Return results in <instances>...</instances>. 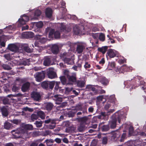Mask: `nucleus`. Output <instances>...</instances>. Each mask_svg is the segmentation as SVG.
<instances>
[{
  "label": "nucleus",
  "instance_id": "3c124183",
  "mask_svg": "<svg viewBox=\"0 0 146 146\" xmlns=\"http://www.w3.org/2000/svg\"><path fill=\"white\" fill-rule=\"evenodd\" d=\"M3 67L4 69L8 70H11V68L9 65L5 64H3Z\"/></svg>",
  "mask_w": 146,
  "mask_h": 146
},
{
  "label": "nucleus",
  "instance_id": "2f4dec72",
  "mask_svg": "<svg viewBox=\"0 0 146 146\" xmlns=\"http://www.w3.org/2000/svg\"><path fill=\"white\" fill-rule=\"evenodd\" d=\"M41 14V11L39 9L36 10L34 12V17L33 19H37V17H38Z\"/></svg>",
  "mask_w": 146,
  "mask_h": 146
},
{
  "label": "nucleus",
  "instance_id": "f257e3e1",
  "mask_svg": "<svg viewBox=\"0 0 146 146\" xmlns=\"http://www.w3.org/2000/svg\"><path fill=\"white\" fill-rule=\"evenodd\" d=\"M123 113H115V114L112 116V119L109 121L108 125L109 126L110 128L114 129L116 127V122L118 120L119 123H120L121 119L123 117Z\"/></svg>",
  "mask_w": 146,
  "mask_h": 146
},
{
  "label": "nucleus",
  "instance_id": "aec40b11",
  "mask_svg": "<svg viewBox=\"0 0 146 146\" xmlns=\"http://www.w3.org/2000/svg\"><path fill=\"white\" fill-rule=\"evenodd\" d=\"M108 48V46H105L102 47H99L98 48V50L102 53L104 54L106 53Z\"/></svg>",
  "mask_w": 146,
  "mask_h": 146
},
{
  "label": "nucleus",
  "instance_id": "338daca9",
  "mask_svg": "<svg viewBox=\"0 0 146 146\" xmlns=\"http://www.w3.org/2000/svg\"><path fill=\"white\" fill-rule=\"evenodd\" d=\"M103 99V96H100L97 97V100L98 101H102Z\"/></svg>",
  "mask_w": 146,
  "mask_h": 146
},
{
  "label": "nucleus",
  "instance_id": "e433bc0d",
  "mask_svg": "<svg viewBox=\"0 0 146 146\" xmlns=\"http://www.w3.org/2000/svg\"><path fill=\"white\" fill-rule=\"evenodd\" d=\"M76 112V110H72L71 111H69L68 113V115L70 117H74L75 114Z\"/></svg>",
  "mask_w": 146,
  "mask_h": 146
},
{
  "label": "nucleus",
  "instance_id": "4c0bfd02",
  "mask_svg": "<svg viewBox=\"0 0 146 146\" xmlns=\"http://www.w3.org/2000/svg\"><path fill=\"white\" fill-rule=\"evenodd\" d=\"M86 88L88 89L89 91H95L96 90V89L93 86L91 85H87L86 87Z\"/></svg>",
  "mask_w": 146,
  "mask_h": 146
},
{
  "label": "nucleus",
  "instance_id": "a878e982",
  "mask_svg": "<svg viewBox=\"0 0 146 146\" xmlns=\"http://www.w3.org/2000/svg\"><path fill=\"white\" fill-rule=\"evenodd\" d=\"M53 106L54 105L52 103L48 102L46 103L45 106V108L48 111H50L52 109Z\"/></svg>",
  "mask_w": 146,
  "mask_h": 146
},
{
  "label": "nucleus",
  "instance_id": "72a5a7b5",
  "mask_svg": "<svg viewBox=\"0 0 146 146\" xmlns=\"http://www.w3.org/2000/svg\"><path fill=\"white\" fill-rule=\"evenodd\" d=\"M54 142V141L52 139H47L45 141L44 143H46L48 146H49L52 145Z\"/></svg>",
  "mask_w": 146,
  "mask_h": 146
},
{
  "label": "nucleus",
  "instance_id": "f03ea898",
  "mask_svg": "<svg viewBox=\"0 0 146 146\" xmlns=\"http://www.w3.org/2000/svg\"><path fill=\"white\" fill-rule=\"evenodd\" d=\"M11 133L15 138H22V139H25L28 137L27 131L21 128L16 130H13L11 131Z\"/></svg>",
  "mask_w": 146,
  "mask_h": 146
},
{
  "label": "nucleus",
  "instance_id": "a18cd8bd",
  "mask_svg": "<svg viewBox=\"0 0 146 146\" xmlns=\"http://www.w3.org/2000/svg\"><path fill=\"white\" fill-rule=\"evenodd\" d=\"M99 38L100 40L102 41H104L105 39V36L104 34L101 33L99 36Z\"/></svg>",
  "mask_w": 146,
  "mask_h": 146
},
{
  "label": "nucleus",
  "instance_id": "49530a36",
  "mask_svg": "<svg viewBox=\"0 0 146 146\" xmlns=\"http://www.w3.org/2000/svg\"><path fill=\"white\" fill-rule=\"evenodd\" d=\"M34 124L36 125L37 127L39 128L42 126V121H36Z\"/></svg>",
  "mask_w": 146,
  "mask_h": 146
},
{
  "label": "nucleus",
  "instance_id": "1a4fd4ad",
  "mask_svg": "<svg viewBox=\"0 0 146 146\" xmlns=\"http://www.w3.org/2000/svg\"><path fill=\"white\" fill-rule=\"evenodd\" d=\"M24 18L19 19L18 22L19 25L20 26L24 25L26 24V22L28 21L29 20V18L28 16H23Z\"/></svg>",
  "mask_w": 146,
  "mask_h": 146
},
{
  "label": "nucleus",
  "instance_id": "e2e57ef3",
  "mask_svg": "<svg viewBox=\"0 0 146 146\" xmlns=\"http://www.w3.org/2000/svg\"><path fill=\"white\" fill-rule=\"evenodd\" d=\"M4 56L5 58L7 60H10L11 58L9 54H7L4 55Z\"/></svg>",
  "mask_w": 146,
  "mask_h": 146
},
{
  "label": "nucleus",
  "instance_id": "f8f14e48",
  "mask_svg": "<svg viewBox=\"0 0 146 146\" xmlns=\"http://www.w3.org/2000/svg\"><path fill=\"white\" fill-rule=\"evenodd\" d=\"M51 50L53 54H57L59 51V48L58 46L56 44L52 45L51 47Z\"/></svg>",
  "mask_w": 146,
  "mask_h": 146
},
{
  "label": "nucleus",
  "instance_id": "473e14b6",
  "mask_svg": "<svg viewBox=\"0 0 146 146\" xmlns=\"http://www.w3.org/2000/svg\"><path fill=\"white\" fill-rule=\"evenodd\" d=\"M30 59H25L20 62L21 65H24V66L29 65L30 64Z\"/></svg>",
  "mask_w": 146,
  "mask_h": 146
},
{
  "label": "nucleus",
  "instance_id": "ddd939ff",
  "mask_svg": "<svg viewBox=\"0 0 146 146\" xmlns=\"http://www.w3.org/2000/svg\"><path fill=\"white\" fill-rule=\"evenodd\" d=\"M22 35L24 38H28L33 37L34 34L32 32H26L23 33Z\"/></svg>",
  "mask_w": 146,
  "mask_h": 146
},
{
  "label": "nucleus",
  "instance_id": "f704fd0d",
  "mask_svg": "<svg viewBox=\"0 0 146 146\" xmlns=\"http://www.w3.org/2000/svg\"><path fill=\"white\" fill-rule=\"evenodd\" d=\"M73 31L76 35H78L81 33L80 30L77 27H74L73 28Z\"/></svg>",
  "mask_w": 146,
  "mask_h": 146
},
{
  "label": "nucleus",
  "instance_id": "79ce46f5",
  "mask_svg": "<svg viewBox=\"0 0 146 146\" xmlns=\"http://www.w3.org/2000/svg\"><path fill=\"white\" fill-rule=\"evenodd\" d=\"M85 129V126L82 125H80L78 128V131L80 132H83Z\"/></svg>",
  "mask_w": 146,
  "mask_h": 146
},
{
  "label": "nucleus",
  "instance_id": "39448f33",
  "mask_svg": "<svg viewBox=\"0 0 146 146\" xmlns=\"http://www.w3.org/2000/svg\"><path fill=\"white\" fill-rule=\"evenodd\" d=\"M66 76L68 80V84L73 85L76 82L77 78L76 75L75 73H73L70 74H67Z\"/></svg>",
  "mask_w": 146,
  "mask_h": 146
},
{
  "label": "nucleus",
  "instance_id": "8fccbe9b",
  "mask_svg": "<svg viewBox=\"0 0 146 146\" xmlns=\"http://www.w3.org/2000/svg\"><path fill=\"white\" fill-rule=\"evenodd\" d=\"M3 102L4 104H8L10 103L9 100L6 98H4L3 100Z\"/></svg>",
  "mask_w": 146,
  "mask_h": 146
},
{
  "label": "nucleus",
  "instance_id": "c03bdc74",
  "mask_svg": "<svg viewBox=\"0 0 146 146\" xmlns=\"http://www.w3.org/2000/svg\"><path fill=\"white\" fill-rule=\"evenodd\" d=\"M126 138V135L125 133H123L122 134L121 138L119 140L120 142H123L124 140Z\"/></svg>",
  "mask_w": 146,
  "mask_h": 146
},
{
  "label": "nucleus",
  "instance_id": "412c9836",
  "mask_svg": "<svg viewBox=\"0 0 146 146\" xmlns=\"http://www.w3.org/2000/svg\"><path fill=\"white\" fill-rule=\"evenodd\" d=\"M53 100H55L56 102H57L56 104H57L60 103L62 102V98L60 96L58 95H54L53 97Z\"/></svg>",
  "mask_w": 146,
  "mask_h": 146
},
{
  "label": "nucleus",
  "instance_id": "7c9ffc66",
  "mask_svg": "<svg viewBox=\"0 0 146 146\" xmlns=\"http://www.w3.org/2000/svg\"><path fill=\"white\" fill-rule=\"evenodd\" d=\"M101 82L104 85L106 86L108 84L109 81L107 79L103 77L101 79Z\"/></svg>",
  "mask_w": 146,
  "mask_h": 146
},
{
  "label": "nucleus",
  "instance_id": "4d7b16f0",
  "mask_svg": "<svg viewBox=\"0 0 146 146\" xmlns=\"http://www.w3.org/2000/svg\"><path fill=\"white\" fill-rule=\"evenodd\" d=\"M19 89L18 87L17 86L15 85H14L13 86L12 88V90L13 92H15L17 91Z\"/></svg>",
  "mask_w": 146,
  "mask_h": 146
},
{
  "label": "nucleus",
  "instance_id": "423d86ee",
  "mask_svg": "<svg viewBox=\"0 0 146 146\" xmlns=\"http://www.w3.org/2000/svg\"><path fill=\"white\" fill-rule=\"evenodd\" d=\"M98 130L102 132H107L110 129V127L108 124H104V123H100L98 125Z\"/></svg>",
  "mask_w": 146,
  "mask_h": 146
},
{
  "label": "nucleus",
  "instance_id": "5fc2aeb1",
  "mask_svg": "<svg viewBox=\"0 0 146 146\" xmlns=\"http://www.w3.org/2000/svg\"><path fill=\"white\" fill-rule=\"evenodd\" d=\"M111 106V105L110 104V102H108L107 103V104L105 105L104 107V108L105 109L107 110Z\"/></svg>",
  "mask_w": 146,
  "mask_h": 146
},
{
  "label": "nucleus",
  "instance_id": "dca6fc26",
  "mask_svg": "<svg viewBox=\"0 0 146 146\" xmlns=\"http://www.w3.org/2000/svg\"><path fill=\"white\" fill-rule=\"evenodd\" d=\"M30 84L28 82H26L21 87V90L23 92H25L29 90Z\"/></svg>",
  "mask_w": 146,
  "mask_h": 146
},
{
  "label": "nucleus",
  "instance_id": "4468645a",
  "mask_svg": "<svg viewBox=\"0 0 146 146\" xmlns=\"http://www.w3.org/2000/svg\"><path fill=\"white\" fill-rule=\"evenodd\" d=\"M45 31L46 33L49 32L48 34L49 38H53L55 32L54 29H51V28L50 27H47Z\"/></svg>",
  "mask_w": 146,
  "mask_h": 146
},
{
  "label": "nucleus",
  "instance_id": "0e129e2a",
  "mask_svg": "<svg viewBox=\"0 0 146 146\" xmlns=\"http://www.w3.org/2000/svg\"><path fill=\"white\" fill-rule=\"evenodd\" d=\"M73 88H69L68 87H67L66 88L65 92L66 93H69L71 92Z\"/></svg>",
  "mask_w": 146,
  "mask_h": 146
},
{
  "label": "nucleus",
  "instance_id": "2eb2a0df",
  "mask_svg": "<svg viewBox=\"0 0 146 146\" xmlns=\"http://www.w3.org/2000/svg\"><path fill=\"white\" fill-rule=\"evenodd\" d=\"M47 75L48 77L50 79H53L57 77L56 73L52 70L48 71L47 72Z\"/></svg>",
  "mask_w": 146,
  "mask_h": 146
},
{
  "label": "nucleus",
  "instance_id": "9b49d317",
  "mask_svg": "<svg viewBox=\"0 0 146 146\" xmlns=\"http://www.w3.org/2000/svg\"><path fill=\"white\" fill-rule=\"evenodd\" d=\"M45 74L43 72H38L36 75V80L38 82L41 81L45 78Z\"/></svg>",
  "mask_w": 146,
  "mask_h": 146
},
{
  "label": "nucleus",
  "instance_id": "a211bd4d",
  "mask_svg": "<svg viewBox=\"0 0 146 146\" xmlns=\"http://www.w3.org/2000/svg\"><path fill=\"white\" fill-rule=\"evenodd\" d=\"M2 115L4 117L7 116L8 114V110L6 108L5 106L3 107L1 109Z\"/></svg>",
  "mask_w": 146,
  "mask_h": 146
},
{
  "label": "nucleus",
  "instance_id": "c756f323",
  "mask_svg": "<svg viewBox=\"0 0 146 146\" xmlns=\"http://www.w3.org/2000/svg\"><path fill=\"white\" fill-rule=\"evenodd\" d=\"M60 78L61 82L62 85H64L66 84H68L65 76H62L60 77Z\"/></svg>",
  "mask_w": 146,
  "mask_h": 146
},
{
  "label": "nucleus",
  "instance_id": "bf43d9fd",
  "mask_svg": "<svg viewBox=\"0 0 146 146\" xmlns=\"http://www.w3.org/2000/svg\"><path fill=\"white\" fill-rule=\"evenodd\" d=\"M84 67L86 69L89 68L91 67V65L90 64H88V62H86L85 63V64L84 65Z\"/></svg>",
  "mask_w": 146,
  "mask_h": 146
},
{
  "label": "nucleus",
  "instance_id": "13d9d810",
  "mask_svg": "<svg viewBox=\"0 0 146 146\" xmlns=\"http://www.w3.org/2000/svg\"><path fill=\"white\" fill-rule=\"evenodd\" d=\"M60 84V82H56L55 86L54 88V89L55 90H57L59 88V85Z\"/></svg>",
  "mask_w": 146,
  "mask_h": 146
},
{
  "label": "nucleus",
  "instance_id": "ea45409f",
  "mask_svg": "<svg viewBox=\"0 0 146 146\" xmlns=\"http://www.w3.org/2000/svg\"><path fill=\"white\" fill-rule=\"evenodd\" d=\"M11 124L8 122H6L4 123V127L7 129H9L11 127Z\"/></svg>",
  "mask_w": 146,
  "mask_h": 146
},
{
  "label": "nucleus",
  "instance_id": "864d4df0",
  "mask_svg": "<svg viewBox=\"0 0 146 146\" xmlns=\"http://www.w3.org/2000/svg\"><path fill=\"white\" fill-rule=\"evenodd\" d=\"M83 104H78L76 105L75 107V109L81 111V108Z\"/></svg>",
  "mask_w": 146,
  "mask_h": 146
},
{
  "label": "nucleus",
  "instance_id": "37998d69",
  "mask_svg": "<svg viewBox=\"0 0 146 146\" xmlns=\"http://www.w3.org/2000/svg\"><path fill=\"white\" fill-rule=\"evenodd\" d=\"M60 33L58 31H56L54 33V37L55 38H58L60 37Z\"/></svg>",
  "mask_w": 146,
  "mask_h": 146
},
{
  "label": "nucleus",
  "instance_id": "a19ab883",
  "mask_svg": "<svg viewBox=\"0 0 146 146\" xmlns=\"http://www.w3.org/2000/svg\"><path fill=\"white\" fill-rule=\"evenodd\" d=\"M31 118L33 121H34L35 120L37 119L38 117L37 113L36 114H33L31 115Z\"/></svg>",
  "mask_w": 146,
  "mask_h": 146
},
{
  "label": "nucleus",
  "instance_id": "603ef678",
  "mask_svg": "<svg viewBox=\"0 0 146 146\" xmlns=\"http://www.w3.org/2000/svg\"><path fill=\"white\" fill-rule=\"evenodd\" d=\"M98 118L99 119H104V118L102 117L100 114L98 115H97L96 117H94L93 118V120L96 121L97 120V118Z\"/></svg>",
  "mask_w": 146,
  "mask_h": 146
},
{
  "label": "nucleus",
  "instance_id": "09e8293b",
  "mask_svg": "<svg viewBox=\"0 0 146 146\" xmlns=\"http://www.w3.org/2000/svg\"><path fill=\"white\" fill-rule=\"evenodd\" d=\"M24 128L28 130H32L33 129V126L31 125L26 124L25 125Z\"/></svg>",
  "mask_w": 146,
  "mask_h": 146
},
{
  "label": "nucleus",
  "instance_id": "0eeeda50",
  "mask_svg": "<svg viewBox=\"0 0 146 146\" xmlns=\"http://www.w3.org/2000/svg\"><path fill=\"white\" fill-rule=\"evenodd\" d=\"M32 98L35 101L39 102L41 99V96L39 92H33L31 94Z\"/></svg>",
  "mask_w": 146,
  "mask_h": 146
},
{
  "label": "nucleus",
  "instance_id": "6e6552de",
  "mask_svg": "<svg viewBox=\"0 0 146 146\" xmlns=\"http://www.w3.org/2000/svg\"><path fill=\"white\" fill-rule=\"evenodd\" d=\"M7 49L12 52H19V47L15 44H9L8 45Z\"/></svg>",
  "mask_w": 146,
  "mask_h": 146
},
{
  "label": "nucleus",
  "instance_id": "9d476101",
  "mask_svg": "<svg viewBox=\"0 0 146 146\" xmlns=\"http://www.w3.org/2000/svg\"><path fill=\"white\" fill-rule=\"evenodd\" d=\"M117 54V51L114 50L110 49L108 50L106 56H109L110 58H112L115 57Z\"/></svg>",
  "mask_w": 146,
  "mask_h": 146
},
{
  "label": "nucleus",
  "instance_id": "c9c22d12",
  "mask_svg": "<svg viewBox=\"0 0 146 146\" xmlns=\"http://www.w3.org/2000/svg\"><path fill=\"white\" fill-rule=\"evenodd\" d=\"M129 70L128 67L125 65H123L120 68V70L122 72H127Z\"/></svg>",
  "mask_w": 146,
  "mask_h": 146
},
{
  "label": "nucleus",
  "instance_id": "69168bd1",
  "mask_svg": "<svg viewBox=\"0 0 146 146\" xmlns=\"http://www.w3.org/2000/svg\"><path fill=\"white\" fill-rule=\"evenodd\" d=\"M54 141L58 143H60L61 142V139L58 138H56Z\"/></svg>",
  "mask_w": 146,
  "mask_h": 146
},
{
  "label": "nucleus",
  "instance_id": "b1692460",
  "mask_svg": "<svg viewBox=\"0 0 146 146\" xmlns=\"http://www.w3.org/2000/svg\"><path fill=\"white\" fill-rule=\"evenodd\" d=\"M77 119L78 122L84 123L87 122L88 120V117L87 116H85L82 117L77 118Z\"/></svg>",
  "mask_w": 146,
  "mask_h": 146
},
{
  "label": "nucleus",
  "instance_id": "20e7f679",
  "mask_svg": "<svg viewBox=\"0 0 146 146\" xmlns=\"http://www.w3.org/2000/svg\"><path fill=\"white\" fill-rule=\"evenodd\" d=\"M61 59L65 63L67 64H71L72 63V58L70 57L69 54L66 52H64L60 55Z\"/></svg>",
  "mask_w": 146,
  "mask_h": 146
},
{
  "label": "nucleus",
  "instance_id": "393cba45",
  "mask_svg": "<svg viewBox=\"0 0 146 146\" xmlns=\"http://www.w3.org/2000/svg\"><path fill=\"white\" fill-rule=\"evenodd\" d=\"M52 9L49 8L46 9L45 11V14L47 17L50 18L52 16Z\"/></svg>",
  "mask_w": 146,
  "mask_h": 146
},
{
  "label": "nucleus",
  "instance_id": "f3484780",
  "mask_svg": "<svg viewBox=\"0 0 146 146\" xmlns=\"http://www.w3.org/2000/svg\"><path fill=\"white\" fill-rule=\"evenodd\" d=\"M85 48V47L84 45L82 44H78L76 48V51L78 53L80 54L83 52Z\"/></svg>",
  "mask_w": 146,
  "mask_h": 146
},
{
  "label": "nucleus",
  "instance_id": "7ed1b4c3",
  "mask_svg": "<svg viewBox=\"0 0 146 146\" xmlns=\"http://www.w3.org/2000/svg\"><path fill=\"white\" fill-rule=\"evenodd\" d=\"M55 84V82L53 81L50 82L44 81L41 83V87L43 89L46 90H52Z\"/></svg>",
  "mask_w": 146,
  "mask_h": 146
},
{
  "label": "nucleus",
  "instance_id": "4be33fe9",
  "mask_svg": "<svg viewBox=\"0 0 146 146\" xmlns=\"http://www.w3.org/2000/svg\"><path fill=\"white\" fill-rule=\"evenodd\" d=\"M77 86L79 88H83L84 86L85 82L84 80H77L76 82Z\"/></svg>",
  "mask_w": 146,
  "mask_h": 146
},
{
  "label": "nucleus",
  "instance_id": "de8ad7c7",
  "mask_svg": "<svg viewBox=\"0 0 146 146\" xmlns=\"http://www.w3.org/2000/svg\"><path fill=\"white\" fill-rule=\"evenodd\" d=\"M121 134V133L119 131H118V130H117L116 132L115 133V134H114L112 137H113V139L116 137L118 138L120 136Z\"/></svg>",
  "mask_w": 146,
  "mask_h": 146
},
{
  "label": "nucleus",
  "instance_id": "bb28decb",
  "mask_svg": "<svg viewBox=\"0 0 146 146\" xmlns=\"http://www.w3.org/2000/svg\"><path fill=\"white\" fill-rule=\"evenodd\" d=\"M56 120L55 119H51V121L50 123H51V125H50L48 127V128L50 129H54L56 126Z\"/></svg>",
  "mask_w": 146,
  "mask_h": 146
},
{
  "label": "nucleus",
  "instance_id": "774afa93",
  "mask_svg": "<svg viewBox=\"0 0 146 146\" xmlns=\"http://www.w3.org/2000/svg\"><path fill=\"white\" fill-rule=\"evenodd\" d=\"M105 62V61L104 58H102L101 60L99 62V63L100 64H104Z\"/></svg>",
  "mask_w": 146,
  "mask_h": 146
},
{
  "label": "nucleus",
  "instance_id": "052dcab7",
  "mask_svg": "<svg viewBox=\"0 0 146 146\" xmlns=\"http://www.w3.org/2000/svg\"><path fill=\"white\" fill-rule=\"evenodd\" d=\"M94 110V106H90L88 109V111L89 113H92Z\"/></svg>",
  "mask_w": 146,
  "mask_h": 146
},
{
  "label": "nucleus",
  "instance_id": "c85d7f7f",
  "mask_svg": "<svg viewBox=\"0 0 146 146\" xmlns=\"http://www.w3.org/2000/svg\"><path fill=\"white\" fill-rule=\"evenodd\" d=\"M37 113L38 117H40L42 119H44L45 115L44 112L42 111H38Z\"/></svg>",
  "mask_w": 146,
  "mask_h": 146
},
{
  "label": "nucleus",
  "instance_id": "6e6d98bb",
  "mask_svg": "<svg viewBox=\"0 0 146 146\" xmlns=\"http://www.w3.org/2000/svg\"><path fill=\"white\" fill-rule=\"evenodd\" d=\"M108 142V138L106 137H103L102 140V143L103 145L106 144Z\"/></svg>",
  "mask_w": 146,
  "mask_h": 146
},
{
  "label": "nucleus",
  "instance_id": "6ab92c4d",
  "mask_svg": "<svg viewBox=\"0 0 146 146\" xmlns=\"http://www.w3.org/2000/svg\"><path fill=\"white\" fill-rule=\"evenodd\" d=\"M51 61L49 57H46L44 58L43 64L45 66H49L51 64Z\"/></svg>",
  "mask_w": 146,
  "mask_h": 146
},
{
  "label": "nucleus",
  "instance_id": "58836bf2",
  "mask_svg": "<svg viewBox=\"0 0 146 146\" xmlns=\"http://www.w3.org/2000/svg\"><path fill=\"white\" fill-rule=\"evenodd\" d=\"M87 106L86 105H84L83 104L81 111H82L84 113H87Z\"/></svg>",
  "mask_w": 146,
  "mask_h": 146
},
{
  "label": "nucleus",
  "instance_id": "680f3d73",
  "mask_svg": "<svg viewBox=\"0 0 146 146\" xmlns=\"http://www.w3.org/2000/svg\"><path fill=\"white\" fill-rule=\"evenodd\" d=\"M108 66L109 67L113 68L115 66V64L114 62H111L109 63Z\"/></svg>",
  "mask_w": 146,
  "mask_h": 146
},
{
  "label": "nucleus",
  "instance_id": "5701e85b",
  "mask_svg": "<svg viewBox=\"0 0 146 146\" xmlns=\"http://www.w3.org/2000/svg\"><path fill=\"white\" fill-rule=\"evenodd\" d=\"M22 46L23 48L26 52L29 53H31L32 52V50L29 47L28 44H23Z\"/></svg>",
  "mask_w": 146,
  "mask_h": 146
},
{
  "label": "nucleus",
  "instance_id": "cd10ccee",
  "mask_svg": "<svg viewBox=\"0 0 146 146\" xmlns=\"http://www.w3.org/2000/svg\"><path fill=\"white\" fill-rule=\"evenodd\" d=\"M33 25L34 26H35L38 28H41L43 26V23L41 21L38 22L33 23Z\"/></svg>",
  "mask_w": 146,
  "mask_h": 146
}]
</instances>
